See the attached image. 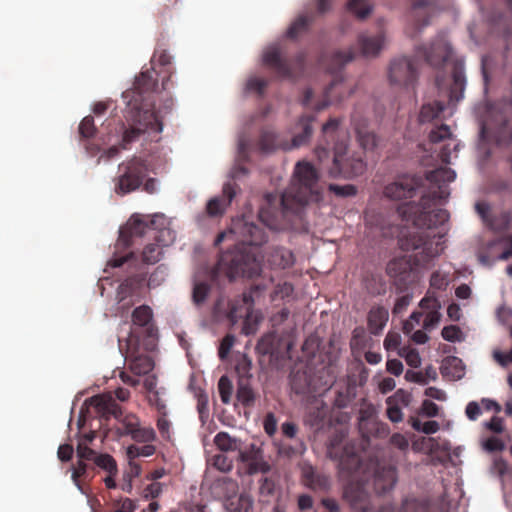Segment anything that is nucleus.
I'll list each match as a JSON object with an SVG mask.
<instances>
[{
    "label": "nucleus",
    "mask_w": 512,
    "mask_h": 512,
    "mask_svg": "<svg viewBox=\"0 0 512 512\" xmlns=\"http://www.w3.org/2000/svg\"><path fill=\"white\" fill-rule=\"evenodd\" d=\"M347 433L336 429L329 437L327 455L338 462L340 476L349 480L344 488V498L356 512H369L371 491L384 494L397 482L393 465H381L377 460L363 462L356 444L345 442Z\"/></svg>",
    "instance_id": "1"
},
{
    "label": "nucleus",
    "mask_w": 512,
    "mask_h": 512,
    "mask_svg": "<svg viewBox=\"0 0 512 512\" xmlns=\"http://www.w3.org/2000/svg\"><path fill=\"white\" fill-rule=\"evenodd\" d=\"M229 234L238 235L239 243L220 255L216 273L224 274L230 281L238 277L258 276L261 272V260L257 247L266 242L263 229L254 223L238 220Z\"/></svg>",
    "instance_id": "2"
},
{
    "label": "nucleus",
    "mask_w": 512,
    "mask_h": 512,
    "mask_svg": "<svg viewBox=\"0 0 512 512\" xmlns=\"http://www.w3.org/2000/svg\"><path fill=\"white\" fill-rule=\"evenodd\" d=\"M318 180V171L311 163L298 162L289 187L281 195L282 213H298L308 202H319L322 195Z\"/></svg>",
    "instance_id": "3"
},
{
    "label": "nucleus",
    "mask_w": 512,
    "mask_h": 512,
    "mask_svg": "<svg viewBox=\"0 0 512 512\" xmlns=\"http://www.w3.org/2000/svg\"><path fill=\"white\" fill-rule=\"evenodd\" d=\"M340 118H330L322 126V135L330 146L333 142V165L329 170V175L333 178L343 177L352 179L362 175L366 170V162L362 154L358 152L350 153L347 149L346 140H338L340 136Z\"/></svg>",
    "instance_id": "4"
},
{
    "label": "nucleus",
    "mask_w": 512,
    "mask_h": 512,
    "mask_svg": "<svg viewBox=\"0 0 512 512\" xmlns=\"http://www.w3.org/2000/svg\"><path fill=\"white\" fill-rule=\"evenodd\" d=\"M435 201L430 195H423L419 203L409 202L399 208V212L408 221L420 228H436L449 220V212L445 209L430 210Z\"/></svg>",
    "instance_id": "5"
},
{
    "label": "nucleus",
    "mask_w": 512,
    "mask_h": 512,
    "mask_svg": "<svg viewBox=\"0 0 512 512\" xmlns=\"http://www.w3.org/2000/svg\"><path fill=\"white\" fill-rule=\"evenodd\" d=\"M156 75L154 68L141 72L135 79L133 88L123 92V98L133 110H153V103L149 100L158 85Z\"/></svg>",
    "instance_id": "6"
},
{
    "label": "nucleus",
    "mask_w": 512,
    "mask_h": 512,
    "mask_svg": "<svg viewBox=\"0 0 512 512\" xmlns=\"http://www.w3.org/2000/svg\"><path fill=\"white\" fill-rule=\"evenodd\" d=\"M119 350L128 363L129 370L137 376L146 375L154 368L151 357L140 354V340L136 328H132L125 340L118 339Z\"/></svg>",
    "instance_id": "7"
},
{
    "label": "nucleus",
    "mask_w": 512,
    "mask_h": 512,
    "mask_svg": "<svg viewBox=\"0 0 512 512\" xmlns=\"http://www.w3.org/2000/svg\"><path fill=\"white\" fill-rule=\"evenodd\" d=\"M399 246L404 251H417L413 255L415 266H425L433 258L439 255V245L434 243L429 236L424 233H410L399 239Z\"/></svg>",
    "instance_id": "8"
},
{
    "label": "nucleus",
    "mask_w": 512,
    "mask_h": 512,
    "mask_svg": "<svg viewBox=\"0 0 512 512\" xmlns=\"http://www.w3.org/2000/svg\"><path fill=\"white\" fill-rule=\"evenodd\" d=\"M120 169L123 170V173L118 177V182L115 185V192L120 195L138 189L148 175L146 162L136 157L122 163Z\"/></svg>",
    "instance_id": "9"
},
{
    "label": "nucleus",
    "mask_w": 512,
    "mask_h": 512,
    "mask_svg": "<svg viewBox=\"0 0 512 512\" xmlns=\"http://www.w3.org/2000/svg\"><path fill=\"white\" fill-rule=\"evenodd\" d=\"M253 303L251 293L245 292L241 296L231 300L228 304V319L232 324H235L239 319L244 318L242 330L246 335L254 333L259 322V317L254 315L253 312Z\"/></svg>",
    "instance_id": "10"
},
{
    "label": "nucleus",
    "mask_w": 512,
    "mask_h": 512,
    "mask_svg": "<svg viewBox=\"0 0 512 512\" xmlns=\"http://www.w3.org/2000/svg\"><path fill=\"white\" fill-rule=\"evenodd\" d=\"M136 124L125 129L122 136L121 148L127 149L134 141L138 140L140 135L147 131L160 133L163 124L158 114L154 110L136 111Z\"/></svg>",
    "instance_id": "11"
},
{
    "label": "nucleus",
    "mask_w": 512,
    "mask_h": 512,
    "mask_svg": "<svg viewBox=\"0 0 512 512\" xmlns=\"http://www.w3.org/2000/svg\"><path fill=\"white\" fill-rule=\"evenodd\" d=\"M354 58V51L352 49H348L346 51H335L331 57L329 62L327 63V69L331 74H335V77L331 84L325 89L324 97L325 99L317 104L316 109L318 111L327 107L330 103L333 102L334 98V90L342 83V78L337 75V72L344 67L347 63L352 61ZM342 96H337V100H341Z\"/></svg>",
    "instance_id": "12"
},
{
    "label": "nucleus",
    "mask_w": 512,
    "mask_h": 512,
    "mask_svg": "<svg viewBox=\"0 0 512 512\" xmlns=\"http://www.w3.org/2000/svg\"><path fill=\"white\" fill-rule=\"evenodd\" d=\"M263 62L272 69L279 77L294 78L304 66V56L299 55L293 65L289 60L283 57L278 46L269 47L263 56Z\"/></svg>",
    "instance_id": "13"
},
{
    "label": "nucleus",
    "mask_w": 512,
    "mask_h": 512,
    "mask_svg": "<svg viewBox=\"0 0 512 512\" xmlns=\"http://www.w3.org/2000/svg\"><path fill=\"white\" fill-rule=\"evenodd\" d=\"M451 47L443 35H437L429 44L415 48V57L433 67L442 66L450 57Z\"/></svg>",
    "instance_id": "14"
},
{
    "label": "nucleus",
    "mask_w": 512,
    "mask_h": 512,
    "mask_svg": "<svg viewBox=\"0 0 512 512\" xmlns=\"http://www.w3.org/2000/svg\"><path fill=\"white\" fill-rule=\"evenodd\" d=\"M422 185V179L415 175H402L384 187L383 194L391 200H402L414 197L416 190Z\"/></svg>",
    "instance_id": "15"
},
{
    "label": "nucleus",
    "mask_w": 512,
    "mask_h": 512,
    "mask_svg": "<svg viewBox=\"0 0 512 512\" xmlns=\"http://www.w3.org/2000/svg\"><path fill=\"white\" fill-rule=\"evenodd\" d=\"M389 79L394 85L413 86L417 80V68L414 61L407 57L394 59L390 64Z\"/></svg>",
    "instance_id": "16"
},
{
    "label": "nucleus",
    "mask_w": 512,
    "mask_h": 512,
    "mask_svg": "<svg viewBox=\"0 0 512 512\" xmlns=\"http://www.w3.org/2000/svg\"><path fill=\"white\" fill-rule=\"evenodd\" d=\"M155 243L146 245L142 251V262L148 265L156 264L163 256V247L168 246L175 239L170 229H160L154 236Z\"/></svg>",
    "instance_id": "17"
},
{
    "label": "nucleus",
    "mask_w": 512,
    "mask_h": 512,
    "mask_svg": "<svg viewBox=\"0 0 512 512\" xmlns=\"http://www.w3.org/2000/svg\"><path fill=\"white\" fill-rule=\"evenodd\" d=\"M414 267L416 266L412 256H401L388 262L386 272L394 279L396 284L406 286L410 281Z\"/></svg>",
    "instance_id": "18"
},
{
    "label": "nucleus",
    "mask_w": 512,
    "mask_h": 512,
    "mask_svg": "<svg viewBox=\"0 0 512 512\" xmlns=\"http://www.w3.org/2000/svg\"><path fill=\"white\" fill-rule=\"evenodd\" d=\"M455 178V171L448 167H440L429 171L426 174V179L438 186V189L429 195L433 197V199L446 200L449 196V190L447 189L446 184L453 182Z\"/></svg>",
    "instance_id": "19"
},
{
    "label": "nucleus",
    "mask_w": 512,
    "mask_h": 512,
    "mask_svg": "<svg viewBox=\"0 0 512 512\" xmlns=\"http://www.w3.org/2000/svg\"><path fill=\"white\" fill-rule=\"evenodd\" d=\"M89 403L95 408L97 414L101 418L109 419L114 417L120 418L122 415V409L119 404L109 394L96 395L89 399Z\"/></svg>",
    "instance_id": "20"
},
{
    "label": "nucleus",
    "mask_w": 512,
    "mask_h": 512,
    "mask_svg": "<svg viewBox=\"0 0 512 512\" xmlns=\"http://www.w3.org/2000/svg\"><path fill=\"white\" fill-rule=\"evenodd\" d=\"M352 124L357 134V140L364 150H373L378 145L377 135L369 129L368 121L357 113L352 115Z\"/></svg>",
    "instance_id": "21"
},
{
    "label": "nucleus",
    "mask_w": 512,
    "mask_h": 512,
    "mask_svg": "<svg viewBox=\"0 0 512 512\" xmlns=\"http://www.w3.org/2000/svg\"><path fill=\"white\" fill-rule=\"evenodd\" d=\"M235 185L225 183L222 189V195L210 199L206 205V212L211 217L221 216L225 209L231 204L235 197Z\"/></svg>",
    "instance_id": "22"
},
{
    "label": "nucleus",
    "mask_w": 512,
    "mask_h": 512,
    "mask_svg": "<svg viewBox=\"0 0 512 512\" xmlns=\"http://www.w3.org/2000/svg\"><path fill=\"white\" fill-rule=\"evenodd\" d=\"M154 224V220L148 224L139 216H132L126 226L120 231L118 243L124 246L131 245V239L133 237H141L146 234L147 230L151 229Z\"/></svg>",
    "instance_id": "23"
},
{
    "label": "nucleus",
    "mask_w": 512,
    "mask_h": 512,
    "mask_svg": "<svg viewBox=\"0 0 512 512\" xmlns=\"http://www.w3.org/2000/svg\"><path fill=\"white\" fill-rule=\"evenodd\" d=\"M385 44V35L379 32L374 36L360 34L358 37V45L360 52L365 57H376Z\"/></svg>",
    "instance_id": "24"
},
{
    "label": "nucleus",
    "mask_w": 512,
    "mask_h": 512,
    "mask_svg": "<svg viewBox=\"0 0 512 512\" xmlns=\"http://www.w3.org/2000/svg\"><path fill=\"white\" fill-rule=\"evenodd\" d=\"M302 477L304 484L314 491H327L330 488L329 476L310 465L303 468Z\"/></svg>",
    "instance_id": "25"
},
{
    "label": "nucleus",
    "mask_w": 512,
    "mask_h": 512,
    "mask_svg": "<svg viewBox=\"0 0 512 512\" xmlns=\"http://www.w3.org/2000/svg\"><path fill=\"white\" fill-rule=\"evenodd\" d=\"M452 80L453 82L449 91V101L451 103H457L463 98L466 86L464 67L461 63L454 64L452 70Z\"/></svg>",
    "instance_id": "26"
},
{
    "label": "nucleus",
    "mask_w": 512,
    "mask_h": 512,
    "mask_svg": "<svg viewBox=\"0 0 512 512\" xmlns=\"http://www.w3.org/2000/svg\"><path fill=\"white\" fill-rule=\"evenodd\" d=\"M153 312L147 305H141L133 310L132 322L135 327H142L145 329L149 337L155 334V328L152 323Z\"/></svg>",
    "instance_id": "27"
},
{
    "label": "nucleus",
    "mask_w": 512,
    "mask_h": 512,
    "mask_svg": "<svg viewBox=\"0 0 512 512\" xmlns=\"http://www.w3.org/2000/svg\"><path fill=\"white\" fill-rule=\"evenodd\" d=\"M389 318L388 310L383 306H373L368 312L367 322L371 334L378 335L384 329Z\"/></svg>",
    "instance_id": "28"
},
{
    "label": "nucleus",
    "mask_w": 512,
    "mask_h": 512,
    "mask_svg": "<svg viewBox=\"0 0 512 512\" xmlns=\"http://www.w3.org/2000/svg\"><path fill=\"white\" fill-rule=\"evenodd\" d=\"M146 281V275L138 274L131 277L126 278L117 289V298L121 302L125 300L127 297L132 296L137 289L142 287L144 282Z\"/></svg>",
    "instance_id": "29"
},
{
    "label": "nucleus",
    "mask_w": 512,
    "mask_h": 512,
    "mask_svg": "<svg viewBox=\"0 0 512 512\" xmlns=\"http://www.w3.org/2000/svg\"><path fill=\"white\" fill-rule=\"evenodd\" d=\"M314 121H315L314 115L303 116L299 120V122L297 124V128H300L301 132L295 134V136L292 139L291 147L297 148V147H300V146L308 143V141L310 140V138L312 136V132H313L312 123Z\"/></svg>",
    "instance_id": "30"
},
{
    "label": "nucleus",
    "mask_w": 512,
    "mask_h": 512,
    "mask_svg": "<svg viewBox=\"0 0 512 512\" xmlns=\"http://www.w3.org/2000/svg\"><path fill=\"white\" fill-rule=\"evenodd\" d=\"M430 6V0H416L412 5V17L417 32L429 24L430 15L427 8Z\"/></svg>",
    "instance_id": "31"
},
{
    "label": "nucleus",
    "mask_w": 512,
    "mask_h": 512,
    "mask_svg": "<svg viewBox=\"0 0 512 512\" xmlns=\"http://www.w3.org/2000/svg\"><path fill=\"white\" fill-rule=\"evenodd\" d=\"M445 109L446 106L441 101H434L433 103L424 104L420 110L419 121L421 123H426L440 119Z\"/></svg>",
    "instance_id": "32"
},
{
    "label": "nucleus",
    "mask_w": 512,
    "mask_h": 512,
    "mask_svg": "<svg viewBox=\"0 0 512 512\" xmlns=\"http://www.w3.org/2000/svg\"><path fill=\"white\" fill-rule=\"evenodd\" d=\"M269 262L275 267L286 269L294 264L295 258L289 249L276 248L271 253Z\"/></svg>",
    "instance_id": "33"
},
{
    "label": "nucleus",
    "mask_w": 512,
    "mask_h": 512,
    "mask_svg": "<svg viewBox=\"0 0 512 512\" xmlns=\"http://www.w3.org/2000/svg\"><path fill=\"white\" fill-rule=\"evenodd\" d=\"M237 400L245 407H250L255 402V393L249 384V380L240 378L238 382Z\"/></svg>",
    "instance_id": "34"
},
{
    "label": "nucleus",
    "mask_w": 512,
    "mask_h": 512,
    "mask_svg": "<svg viewBox=\"0 0 512 512\" xmlns=\"http://www.w3.org/2000/svg\"><path fill=\"white\" fill-rule=\"evenodd\" d=\"M258 145L263 152H271L277 148H288L278 141V136L271 130H263L261 132Z\"/></svg>",
    "instance_id": "35"
},
{
    "label": "nucleus",
    "mask_w": 512,
    "mask_h": 512,
    "mask_svg": "<svg viewBox=\"0 0 512 512\" xmlns=\"http://www.w3.org/2000/svg\"><path fill=\"white\" fill-rule=\"evenodd\" d=\"M312 20V16L309 15H300L299 17H297L289 26L286 33L287 37L291 39H296L300 34L307 31Z\"/></svg>",
    "instance_id": "36"
},
{
    "label": "nucleus",
    "mask_w": 512,
    "mask_h": 512,
    "mask_svg": "<svg viewBox=\"0 0 512 512\" xmlns=\"http://www.w3.org/2000/svg\"><path fill=\"white\" fill-rule=\"evenodd\" d=\"M291 385L296 393L312 392L316 390L311 378L308 374L306 376L305 373L300 374L297 372L293 374L291 377Z\"/></svg>",
    "instance_id": "37"
},
{
    "label": "nucleus",
    "mask_w": 512,
    "mask_h": 512,
    "mask_svg": "<svg viewBox=\"0 0 512 512\" xmlns=\"http://www.w3.org/2000/svg\"><path fill=\"white\" fill-rule=\"evenodd\" d=\"M214 443L221 451H235L239 450V441L232 438L227 432H219L214 437Z\"/></svg>",
    "instance_id": "38"
},
{
    "label": "nucleus",
    "mask_w": 512,
    "mask_h": 512,
    "mask_svg": "<svg viewBox=\"0 0 512 512\" xmlns=\"http://www.w3.org/2000/svg\"><path fill=\"white\" fill-rule=\"evenodd\" d=\"M487 225L494 231L503 232L511 226V214L504 211L497 216H492Z\"/></svg>",
    "instance_id": "39"
},
{
    "label": "nucleus",
    "mask_w": 512,
    "mask_h": 512,
    "mask_svg": "<svg viewBox=\"0 0 512 512\" xmlns=\"http://www.w3.org/2000/svg\"><path fill=\"white\" fill-rule=\"evenodd\" d=\"M276 492V483L272 478L264 477L260 481L259 494L260 501L264 503H269L271 497L275 495Z\"/></svg>",
    "instance_id": "40"
},
{
    "label": "nucleus",
    "mask_w": 512,
    "mask_h": 512,
    "mask_svg": "<svg viewBox=\"0 0 512 512\" xmlns=\"http://www.w3.org/2000/svg\"><path fill=\"white\" fill-rule=\"evenodd\" d=\"M424 509L423 504L414 498H406L399 511L397 512H421ZM379 512H396L392 506H385Z\"/></svg>",
    "instance_id": "41"
},
{
    "label": "nucleus",
    "mask_w": 512,
    "mask_h": 512,
    "mask_svg": "<svg viewBox=\"0 0 512 512\" xmlns=\"http://www.w3.org/2000/svg\"><path fill=\"white\" fill-rule=\"evenodd\" d=\"M94 463L108 474H117L118 472L116 461L109 454H97Z\"/></svg>",
    "instance_id": "42"
},
{
    "label": "nucleus",
    "mask_w": 512,
    "mask_h": 512,
    "mask_svg": "<svg viewBox=\"0 0 512 512\" xmlns=\"http://www.w3.org/2000/svg\"><path fill=\"white\" fill-rule=\"evenodd\" d=\"M348 9L359 19H365L371 13V6L366 0H349Z\"/></svg>",
    "instance_id": "43"
},
{
    "label": "nucleus",
    "mask_w": 512,
    "mask_h": 512,
    "mask_svg": "<svg viewBox=\"0 0 512 512\" xmlns=\"http://www.w3.org/2000/svg\"><path fill=\"white\" fill-rule=\"evenodd\" d=\"M429 140L432 143H439L444 140H450L452 142L455 141L454 139H452L450 127L446 124H441L435 129H432L431 132L429 133Z\"/></svg>",
    "instance_id": "44"
},
{
    "label": "nucleus",
    "mask_w": 512,
    "mask_h": 512,
    "mask_svg": "<svg viewBox=\"0 0 512 512\" xmlns=\"http://www.w3.org/2000/svg\"><path fill=\"white\" fill-rule=\"evenodd\" d=\"M210 293V285L206 282H197L192 291V300L195 305H201L205 302Z\"/></svg>",
    "instance_id": "45"
},
{
    "label": "nucleus",
    "mask_w": 512,
    "mask_h": 512,
    "mask_svg": "<svg viewBox=\"0 0 512 512\" xmlns=\"http://www.w3.org/2000/svg\"><path fill=\"white\" fill-rule=\"evenodd\" d=\"M140 425L137 417L128 415L121 421V426L118 428L120 436H133L138 426Z\"/></svg>",
    "instance_id": "46"
},
{
    "label": "nucleus",
    "mask_w": 512,
    "mask_h": 512,
    "mask_svg": "<svg viewBox=\"0 0 512 512\" xmlns=\"http://www.w3.org/2000/svg\"><path fill=\"white\" fill-rule=\"evenodd\" d=\"M268 85V81L264 78H259L256 76L250 77L245 85L246 93H256L259 96L263 95L265 88Z\"/></svg>",
    "instance_id": "47"
},
{
    "label": "nucleus",
    "mask_w": 512,
    "mask_h": 512,
    "mask_svg": "<svg viewBox=\"0 0 512 512\" xmlns=\"http://www.w3.org/2000/svg\"><path fill=\"white\" fill-rule=\"evenodd\" d=\"M79 134L82 139L92 138L96 133V126L92 116H86L79 124Z\"/></svg>",
    "instance_id": "48"
},
{
    "label": "nucleus",
    "mask_w": 512,
    "mask_h": 512,
    "mask_svg": "<svg viewBox=\"0 0 512 512\" xmlns=\"http://www.w3.org/2000/svg\"><path fill=\"white\" fill-rule=\"evenodd\" d=\"M366 287L371 295H380L385 292V283L380 276L374 274L367 276Z\"/></svg>",
    "instance_id": "49"
},
{
    "label": "nucleus",
    "mask_w": 512,
    "mask_h": 512,
    "mask_svg": "<svg viewBox=\"0 0 512 512\" xmlns=\"http://www.w3.org/2000/svg\"><path fill=\"white\" fill-rule=\"evenodd\" d=\"M218 390L220 394L221 401L224 404H228L231 400V395L233 391V385L230 379L223 375L218 381Z\"/></svg>",
    "instance_id": "50"
},
{
    "label": "nucleus",
    "mask_w": 512,
    "mask_h": 512,
    "mask_svg": "<svg viewBox=\"0 0 512 512\" xmlns=\"http://www.w3.org/2000/svg\"><path fill=\"white\" fill-rule=\"evenodd\" d=\"M132 439L136 442L150 443L156 439V432L152 427H142L139 425Z\"/></svg>",
    "instance_id": "51"
},
{
    "label": "nucleus",
    "mask_w": 512,
    "mask_h": 512,
    "mask_svg": "<svg viewBox=\"0 0 512 512\" xmlns=\"http://www.w3.org/2000/svg\"><path fill=\"white\" fill-rule=\"evenodd\" d=\"M328 190L337 197L345 198L352 197L357 194V188L352 184L337 185L329 184Z\"/></svg>",
    "instance_id": "52"
},
{
    "label": "nucleus",
    "mask_w": 512,
    "mask_h": 512,
    "mask_svg": "<svg viewBox=\"0 0 512 512\" xmlns=\"http://www.w3.org/2000/svg\"><path fill=\"white\" fill-rule=\"evenodd\" d=\"M262 455V452L256 445L252 444L248 449L239 450V460L246 466Z\"/></svg>",
    "instance_id": "53"
},
{
    "label": "nucleus",
    "mask_w": 512,
    "mask_h": 512,
    "mask_svg": "<svg viewBox=\"0 0 512 512\" xmlns=\"http://www.w3.org/2000/svg\"><path fill=\"white\" fill-rule=\"evenodd\" d=\"M247 474L253 475L258 472L267 473L270 471V465L264 461L263 455H260L258 459H255L249 465L246 466Z\"/></svg>",
    "instance_id": "54"
},
{
    "label": "nucleus",
    "mask_w": 512,
    "mask_h": 512,
    "mask_svg": "<svg viewBox=\"0 0 512 512\" xmlns=\"http://www.w3.org/2000/svg\"><path fill=\"white\" fill-rule=\"evenodd\" d=\"M387 405L386 414L388 419L393 423L401 422L403 420V413L399 405L394 404L393 398L387 399Z\"/></svg>",
    "instance_id": "55"
},
{
    "label": "nucleus",
    "mask_w": 512,
    "mask_h": 512,
    "mask_svg": "<svg viewBox=\"0 0 512 512\" xmlns=\"http://www.w3.org/2000/svg\"><path fill=\"white\" fill-rule=\"evenodd\" d=\"M136 502L130 498H121L113 502V509L117 512H135Z\"/></svg>",
    "instance_id": "56"
},
{
    "label": "nucleus",
    "mask_w": 512,
    "mask_h": 512,
    "mask_svg": "<svg viewBox=\"0 0 512 512\" xmlns=\"http://www.w3.org/2000/svg\"><path fill=\"white\" fill-rule=\"evenodd\" d=\"M166 277V268L163 265L158 266L148 279V286L155 288L161 285Z\"/></svg>",
    "instance_id": "57"
},
{
    "label": "nucleus",
    "mask_w": 512,
    "mask_h": 512,
    "mask_svg": "<svg viewBox=\"0 0 512 512\" xmlns=\"http://www.w3.org/2000/svg\"><path fill=\"white\" fill-rule=\"evenodd\" d=\"M234 343H235V337L232 334H227L221 340V343H220V346L218 349V355H219L220 359L224 360L228 356Z\"/></svg>",
    "instance_id": "58"
},
{
    "label": "nucleus",
    "mask_w": 512,
    "mask_h": 512,
    "mask_svg": "<svg viewBox=\"0 0 512 512\" xmlns=\"http://www.w3.org/2000/svg\"><path fill=\"white\" fill-rule=\"evenodd\" d=\"M366 333L362 327H357L353 330L351 338V348H363L366 344Z\"/></svg>",
    "instance_id": "59"
},
{
    "label": "nucleus",
    "mask_w": 512,
    "mask_h": 512,
    "mask_svg": "<svg viewBox=\"0 0 512 512\" xmlns=\"http://www.w3.org/2000/svg\"><path fill=\"white\" fill-rule=\"evenodd\" d=\"M442 337L449 342L460 341L461 330L456 325L445 326L441 332Z\"/></svg>",
    "instance_id": "60"
},
{
    "label": "nucleus",
    "mask_w": 512,
    "mask_h": 512,
    "mask_svg": "<svg viewBox=\"0 0 512 512\" xmlns=\"http://www.w3.org/2000/svg\"><path fill=\"white\" fill-rule=\"evenodd\" d=\"M294 292V287L289 282H283L278 284L274 290V298L285 299L290 297Z\"/></svg>",
    "instance_id": "61"
},
{
    "label": "nucleus",
    "mask_w": 512,
    "mask_h": 512,
    "mask_svg": "<svg viewBox=\"0 0 512 512\" xmlns=\"http://www.w3.org/2000/svg\"><path fill=\"white\" fill-rule=\"evenodd\" d=\"M213 465L221 472H228L232 469V460L223 454L214 456Z\"/></svg>",
    "instance_id": "62"
},
{
    "label": "nucleus",
    "mask_w": 512,
    "mask_h": 512,
    "mask_svg": "<svg viewBox=\"0 0 512 512\" xmlns=\"http://www.w3.org/2000/svg\"><path fill=\"white\" fill-rule=\"evenodd\" d=\"M401 343V336L396 332H388L384 339V348L387 351L398 349Z\"/></svg>",
    "instance_id": "63"
},
{
    "label": "nucleus",
    "mask_w": 512,
    "mask_h": 512,
    "mask_svg": "<svg viewBox=\"0 0 512 512\" xmlns=\"http://www.w3.org/2000/svg\"><path fill=\"white\" fill-rule=\"evenodd\" d=\"M441 314L439 310L429 311L423 321V328L425 330L433 329L440 321Z\"/></svg>",
    "instance_id": "64"
}]
</instances>
